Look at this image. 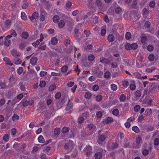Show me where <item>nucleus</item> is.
<instances>
[{"mask_svg": "<svg viewBox=\"0 0 159 159\" xmlns=\"http://www.w3.org/2000/svg\"><path fill=\"white\" fill-rule=\"evenodd\" d=\"M108 131H105L104 133L100 134L98 137L97 140L98 143L100 145H102L105 141L106 139L108 137Z\"/></svg>", "mask_w": 159, "mask_h": 159, "instance_id": "obj_1", "label": "nucleus"}, {"mask_svg": "<svg viewBox=\"0 0 159 159\" xmlns=\"http://www.w3.org/2000/svg\"><path fill=\"white\" fill-rule=\"evenodd\" d=\"M14 146L15 149L18 152H20L21 151L23 152L24 149L26 147V145L25 143H15Z\"/></svg>", "mask_w": 159, "mask_h": 159, "instance_id": "obj_2", "label": "nucleus"}, {"mask_svg": "<svg viewBox=\"0 0 159 159\" xmlns=\"http://www.w3.org/2000/svg\"><path fill=\"white\" fill-rule=\"evenodd\" d=\"M147 40V38L146 35L144 34H142L141 35V41L143 44V48H144L146 46Z\"/></svg>", "mask_w": 159, "mask_h": 159, "instance_id": "obj_3", "label": "nucleus"}, {"mask_svg": "<svg viewBox=\"0 0 159 159\" xmlns=\"http://www.w3.org/2000/svg\"><path fill=\"white\" fill-rule=\"evenodd\" d=\"M92 148L89 146H87L84 148V151H86V155L88 157H89L92 153Z\"/></svg>", "mask_w": 159, "mask_h": 159, "instance_id": "obj_4", "label": "nucleus"}, {"mask_svg": "<svg viewBox=\"0 0 159 159\" xmlns=\"http://www.w3.org/2000/svg\"><path fill=\"white\" fill-rule=\"evenodd\" d=\"M38 17L39 13L37 12H34L31 16H29V18L31 21H33L34 19H37Z\"/></svg>", "mask_w": 159, "mask_h": 159, "instance_id": "obj_5", "label": "nucleus"}, {"mask_svg": "<svg viewBox=\"0 0 159 159\" xmlns=\"http://www.w3.org/2000/svg\"><path fill=\"white\" fill-rule=\"evenodd\" d=\"M136 140L137 146L139 148L141 146V144L143 143L142 139L140 137L138 136L136 137Z\"/></svg>", "mask_w": 159, "mask_h": 159, "instance_id": "obj_6", "label": "nucleus"}, {"mask_svg": "<svg viewBox=\"0 0 159 159\" xmlns=\"http://www.w3.org/2000/svg\"><path fill=\"white\" fill-rule=\"evenodd\" d=\"M11 55L15 58H18L20 56V53L16 50H13L11 52Z\"/></svg>", "mask_w": 159, "mask_h": 159, "instance_id": "obj_7", "label": "nucleus"}, {"mask_svg": "<svg viewBox=\"0 0 159 159\" xmlns=\"http://www.w3.org/2000/svg\"><path fill=\"white\" fill-rule=\"evenodd\" d=\"M3 60L7 64L10 66H12L13 65V63L11 62L10 60L8 57H4L3 59Z\"/></svg>", "mask_w": 159, "mask_h": 159, "instance_id": "obj_8", "label": "nucleus"}, {"mask_svg": "<svg viewBox=\"0 0 159 159\" xmlns=\"http://www.w3.org/2000/svg\"><path fill=\"white\" fill-rule=\"evenodd\" d=\"M100 61L102 63L107 64H109L110 62L109 60L103 57H101L100 58Z\"/></svg>", "mask_w": 159, "mask_h": 159, "instance_id": "obj_9", "label": "nucleus"}, {"mask_svg": "<svg viewBox=\"0 0 159 159\" xmlns=\"http://www.w3.org/2000/svg\"><path fill=\"white\" fill-rule=\"evenodd\" d=\"M119 144L118 141H116L112 143L111 145V148L112 149H115L118 148Z\"/></svg>", "mask_w": 159, "mask_h": 159, "instance_id": "obj_10", "label": "nucleus"}, {"mask_svg": "<svg viewBox=\"0 0 159 159\" xmlns=\"http://www.w3.org/2000/svg\"><path fill=\"white\" fill-rule=\"evenodd\" d=\"M122 85L125 88H127L129 85V81L127 79H125L122 81Z\"/></svg>", "mask_w": 159, "mask_h": 159, "instance_id": "obj_11", "label": "nucleus"}, {"mask_svg": "<svg viewBox=\"0 0 159 159\" xmlns=\"http://www.w3.org/2000/svg\"><path fill=\"white\" fill-rule=\"evenodd\" d=\"M38 58L36 57H32L30 60V63L33 66L35 65L38 61Z\"/></svg>", "mask_w": 159, "mask_h": 159, "instance_id": "obj_12", "label": "nucleus"}, {"mask_svg": "<svg viewBox=\"0 0 159 159\" xmlns=\"http://www.w3.org/2000/svg\"><path fill=\"white\" fill-rule=\"evenodd\" d=\"M73 104L72 102L68 101V103L65 108L66 110L68 111L71 109L73 107Z\"/></svg>", "mask_w": 159, "mask_h": 159, "instance_id": "obj_13", "label": "nucleus"}, {"mask_svg": "<svg viewBox=\"0 0 159 159\" xmlns=\"http://www.w3.org/2000/svg\"><path fill=\"white\" fill-rule=\"evenodd\" d=\"M73 145L70 143H68L65 144L64 145V148L65 149H69L70 151H71L73 148Z\"/></svg>", "mask_w": 159, "mask_h": 159, "instance_id": "obj_14", "label": "nucleus"}, {"mask_svg": "<svg viewBox=\"0 0 159 159\" xmlns=\"http://www.w3.org/2000/svg\"><path fill=\"white\" fill-rule=\"evenodd\" d=\"M107 39L110 42H113L115 39V37L113 34H109L107 37Z\"/></svg>", "mask_w": 159, "mask_h": 159, "instance_id": "obj_15", "label": "nucleus"}, {"mask_svg": "<svg viewBox=\"0 0 159 159\" xmlns=\"http://www.w3.org/2000/svg\"><path fill=\"white\" fill-rule=\"evenodd\" d=\"M113 118L110 117L107 118L104 120V122L105 123H111L113 121Z\"/></svg>", "mask_w": 159, "mask_h": 159, "instance_id": "obj_16", "label": "nucleus"}, {"mask_svg": "<svg viewBox=\"0 0 159 159\" xmlns=\"http://www.w3.org/2000/svg\"><path fill=\"white\" fill-rule=\"evenodd\" d=\"M53 21L55 23H58L60 20V18L57 15L54 16L52 18Z\"/></svg>", "mask_w": 159, "mask_h": 159, "instance_id": "obj_17", "label": "nucleus"}, {"mask_svg": "<svg viewBox=\"0 0 159 159\" xmlns=\"http://www.w3.org/2000/svg\"><path fill=\"white\" fill-rule=\"evenodd\" d=\"M19 116L16 114H14L12 117V120L14 122H17V121L19 120Z\"/></svg>", "mask_w": 159, "mask_h": 159, "instance_id": "obj_18", "label": "nucleus"}, {"mask_svg": "<svg viewBox=\"0 0 159 159\" xmlns=\"http://www.w3.org/2000/svg\"><path fill=\"white\" fill-rule=\"evenodd\" d=\"M57 42V39L56 37H52L51 39V42L52 45H54L56 44Z\"/></svg>", "mask_w": 159, "mask_h": 159, "instance_id": "obj_19", "label": "nucleus"}, {"mask_svg": "<svg viewBox=\"0 0 159 159\" xmlns=\"http://www.w3.org/2000/svg\"><path fill=\"white\" fill-rule=\"evenodd\" d=\"M102 157V154L101 152H96L95 155V158L96 159H100Z\"/></svg>", "mask_w": 159, "mask_h": 159, "instance_id": "obj_20", "label": "nucleus"}, {"mask_svg": "<svg viewBox=\"0 0 159 159\" xmlns=\"http://www.w3.org/2000/svg\"><path fill=\"white\" fill-rule=\"evenodd\" d=\"M58 23V26L61 28H62L64 27L65 25V21H64V20H60Z\"/></svg>", "mask_w": 159, "mask_h": 159, "instance_id": "obj_21", "label": "nucleus"}, {"mask_svg": "<svg viewBox=\"0 0 159 159\" xmlns=\"http://www.w3.org/2000/svg\"><path fill=\"white\" fill-rule=\"evenodd\" d=\"M91 96L92 95L89 92H87L85 93L84 97L87 99H90Z\"/></svg>", "mask_w": 159, "mask_h": 159, "instance_id": "obj_22", "label": "nucleus"}, {"mask_svg": "<svg viewBox=\"0 0 159 159\" xmlns=\"http://www.w3.org/2000/svg\"><path fill=\"white\" fill-rule=\"evenodd\" d=\"M21 36L25 39H26L28 37L29 34L27 32H23L22 33Z\"/></svg>", "mask_w": 159, "mask_h": 159, "instance_id": "obj_23", "label": "nucleus"}, {"mask_svg": "<svg viewBox=\"0 0 159 159\" xmlns=\"http://www.w3.org/2000/svg\"><path fill=\"white\" fill-rule=\"evenodd\" d=\"M9 134H5L3 137V140L5 142H8L9 139Z\"/></svg>", "mask_w": 159, "mask_h": 159, "instance_id": "obj_24", "label": "nucleus"}, {"mask_svg": "<svg viewBox=\"0 0 159 159\" xmlns=\"http://www.w3.org/2000/svg\"><path fill=\"white\" fill-rule=\"evenodd\" d=\"M132 130L136 133H138L140 131L139 129L136 126H134L132 127Z\"/></svg>", "mask_w": 159, "mask_h": 159, "instance_id": "obj_25", "label": "nucleus"}, {"mask_svg": "<svg viewBox=\"0 0 159 159\" xmlns=\"http://www.w3.org/2000/svg\"><path fill=\"white\" fill-rule=\"evenodd\" d=\"M71 42V40L70 38L66 39L65 40L64 44L66 46H67L70 44Z\"/></svg>", "mask_w": 159, "mask_h": 159, "instance_id": "obj_26", "label": "nucleus"}, {"mask_svg": "<svg viewBox=\"0 0 159 159\" xmlns=\"http://www.w3.org/2000/svg\"><path fill=\"white\" fill-rule=\"evenodd\" d=\"M11 41L10 39L5 38V41L4 42V45L7 47L9 46L11 44Z\"/></svg>", "mask_w": 159, "mask_h": 159, "instance_id": "obj_27", "label": "nucleus"}, {"mask_svg": "<svg viewBox=\"0 0 159 159\" xmlns=\"http://www.w3.org/2000/svg\"><path fill=\"white\" fill-rule=\"evenodd\" d=\"M21 17L22 19L25 20H26L27 19V16L24 12H21Z\"/></svg>", "mask_w": 159, "mask_h": 159, "instance_id": "obj_28", "label": "nucleus"}, {"mask_svg": "<svg viewBox=\"0 0 159 159\" xmlns=\"http://www.w3.org/2000/svg\"><path fill=\"white\" fill-rule=\"evenodd\" d=\"M115 11L116 14H119L122 11V9L120 7H117L115 9Z\"/></svg>", "mask_w": 159, "mask_h": 159, "instance_id": "obj_29", "label": "nucleus"}, {"mask_svg": "<svg viewBox=\"0 0 159 159\" xmlns=\"http://www.w3.org/2000/svg\"><path fill=\"white\" fill-rule=\"evenodd\" d=\"M151 25L150 22L149 21H146L144 23V26L145 28L149 29Z\"/></svg>", "mask_w": 159, "mask_h": 159, "instance_id": "obj_30", "label": "nucleus"}, {"mask_svg": "<svg viewBox=\"0 0 159 159\" xmlns=\"http://www.w3.org/2000/svg\"><path fill=\"white\" fill-rule=\"evenodd\" d=\"M68 70V67L67 66L64 65L61 68V71L63 73L66 72Z\"/></svg>", "mask_w": 159, "mask_h": 159, "instance_id": "obj_31", "label": "nucleus"}, {"mask_svg": "<svg viewBox=\"0 0 159 159\" xmlns=\"http://www.w3.org/2000/svg\"><path fill=\"white\" fill-rule=\"evenodd\" d=\"M38 141L39 143H43L44 142V139L42 135H40L38 138Z\"/></svg>", "mask_w": 159, "mask_h": 159, "instance_id": "obj_32", "label": "nucleus"}, {"mask_svg": "<svg viewBox=\"0 0 159 159\" xmlns=\"http://www.w3.org/2000/svg\"><path fill=\"white\" fill-rule=\"evenodd\" d=\"M111 88L112 90L115 91L117 90V86L116 84H111Z\"/></svg>", "mask_w": 159, "mask_h": 159, "instance_id": "obj_33", "label": "nucleus"}, {"mask_svg": "<svg viewBox=\"0 0 159 159\" xmlns=\"http://www.w3.org/2000/svg\"><path fill=\"white\" fill-rule=\"evenodd\" d=\"M106 33V29L105 28H102L101 32V35L102 36H105Z\"/></svg>", "mask_w": 159, "mask_h": 159, "instance_id": "obj_34", "label": "nucleus"}, {"mask_svg": "<svg viewBox=\"0 0 159 159\" xmlns=\"http://www.w3.org/2000/svg\"><path fill=\"white\" fill-rule=\"evenodd\" d=\"M94 58L95 57L93 55L90 54L88 56V59L90 61H93L94 60Z\"/></svg>", "mask_w": 159, "mask_h": 159, "instance_id": "obj_35", "label": "nucleus"}, {"mask_svg": "<svg viewBox=\"0 0 159 159\" xmlns=\"http://www.w3.org/2000/svg\"><path fill=\"white\" fill-rule=\"evenodd\" d=\"M131 37V34L130 32H128L125 34V37L126 39L129 40Z\"/></svg>", "mask_w": 159, "mask_h": 159, "instance_id": "obj_36", "label": "nucleus"}, {"mask_svg": "<svg viewBox=\"0 0 159 159\" xmlns=\"http://www.w3.org/2000/svg\"><path fill=\"white\" fill-rule=\"evenodd\" d=\"M23 71V68L22 67H20L17 69L16 72L18 74L20 75L22 74Z\"/></svg>", "mask_w": 159, "mask_h": 159, "instance_id": "obj_37", "label": "nucleus"}, {"mask_svg": "<svg viewBox=\"0 0 159 159\" xmlns=\"http://www.w3.org/2000/svg\"><path fill=\"white\" fill-rule=\"evenodd\" d=\"M142 13L143 15H146L149 13L148 10H147L146 8H143L142 11Z\"/></svg>", "mask_w": 159, "mask_h": 159, "instance_id": "obj_38", "label": "nucleus"}, {"mask_svg": "<svg viewBox=\"0 0 159 159\" xmlns=\"http://www.w3.org/2000/svg\"><path fill=\"white\" fill-rule=\"evenodd\" d=\"M69 131V129L67 127H64L62 129L61 131L63 133H66Z\"/></svg>", "mask_w": 159, "mask_h": 159, "instance_id": "obj_39", "label": "nucleus"}, {"mask_svg": "<svg viewBox=\"0 0 159 159\" xmlns=\"http://www.w3.org/2000/svg\"><path fill=\"white\" fill-rule=\"evenodd\" d=\"M56 87V85L55 84L51 85L49 87V90L50 91H52L54 90Z\"/></svg>", "mask_w": 159, "mask_h": 159, "instance_id": "obj_40", "label": "nucleus"}, {"mask_svg": "<svg viewBox=\"0 0 159 159\" xmlns=\"http://www.w3.org/2000/svg\"><path fill=\"white\" fill-rule=\"evenodd\" d=\"M60 129L59 128H56L54 130V134L55 135H59L60 133Z\"/></svg>", "mask_w": 159, "mask_h": 159, "instance_id": "obj_41", "label": "nucleus"}, {"mask_svg": "<svg viewBox=\"0 0 159 159\" xmlns=\"http://www.w3.org/2000/svg\"><path fill=\"white\" fill-rule=\"evenodd\" d=\"M135 96L137 98H139L141 95V93L139 90H137L134 93Z\"/></svg>", "mask_w": 159, "mask_h": 159, "instance_id": "obj_42", "label": "nucleus"}, {"mask_svg": "<svg viewBox=\"0 0 159 159\" xmlns=\"http://www.w3.org/2000/svg\"><path fill=\"white\" fill-rule=\"evenodd\" d=\"M102 96L101 95H98L96 97V100L97 102H99L101 101L102 99Z\"/></svg>", "mask_w": 159, "mask_h": 159, "instance_id": "obj_43", "label": "nucleus"}, {"mask_svg": "<svg viewBox=\"0 0 159 159\" xmlns=\"http://www.w3.org/2000/svg\"><path fill=\"white\" fill-rule=\"evenodd\" d=\"M138 48V45L136 43H134L131 44V49L135 50Z\"/></svg>", "mask_w": 159, "mask_h": 159, "instance_id": "obj_44", "label": "nucleus"}, {"mask_svg": "<svg viewBox=\"0 0 159 159\" xmlns=\"http://www.w3.org/2000/svg\"><path fill=\"white\" fill-rule=\"evenodd\" d=\"M112 114L115 116H118L119 114L118 110L117 109L113 110L112 111Z\"/></svg>", "mask_w": 159, "mask_h": 159, "instance_id": "obj_45", "label": "nucleus"}, {"mask_svg": "<svg viewBox=\"0 0 159 159\" xmlns=\"http://www.w3.org/2000/svg\"><path fill=\"white\" fill-rule=\"evenodd\" d=\"M126 99V96L124 94H123L121 95L120 100L121 102H125Z\"/></svg>", "mask_w": 159, "mask_h": 159, "instance_id": "obj_46", "label": "nucleus"}, {"mask_svg": "<svg viewBox=\"0 0 159 159\" xmlns=\"http://www.w3.org/2000/svg\"><path fill=\"white\" fill-rule=\"evenodd\" d=\"M149 5L151 8H154L155 6V2L154 1H151L149 3Z\"/></svg>", "mask_w": 159, "mask_h": 159, "instance_id": "obj_47", "label": "nucleus"}, {"mask_svg": "<svg viewBox=\"0 0 159 159\" xmlns=\"http://www.w3.org/2000/svg\"><path fill=\"white\" fill-rule=\"evenodd\" d=\"M84 33L87 37H89L91 34L90 31L88 30H85L84 31Z\"/></svg>", "mask_w": 159, "mask_h": 159, "instance_id": "obj_48", "label": "nucleus"}, {"mask_svg": "<svg viewBox=\"0 0 159 159\" xmlns=\"http://www.w3.org/2000/svg\"><path fill=\"white\" fill-rule=\"evenodd\" d=\"M155 58L154 55L152 54H150L148 56V59L149 61H152Z\"/></svg>", "mask_w": 159, "mask_h": 159, "instance_id": "obj_49", "label": "nucleus"}, {"mask_svg": "<svg viewBox=\"0 0 159 159\" xmlns=\"http://www.w3.org/2000/svg\"><path fill=\"white\" fill-rule=\"evenodd\" d=\"M61 96V94L60 92L57 93L55 96V98L57 99H59Z\"/></svg>", "mask_w": 159, "mask_h": 159, "instance_id": "obj_50", "label": "nucleus"}, {"mask_svg": "<svg viewBox=\"0 0 159 159\" xmlns=\"http://www.w3.org/2000/svg\"><path fill=\"white\" fill-rule=\"evenodd\" d=\"M129 88L131 90H134L136 89V86L135 84H130Z\"/></svg>", "mask_w": 159, "mask_h": 159, "instance_id": "obj_51", "label": "nucleus"}, {"mask_svg": "<svg viewBox=\"0 0 159 159\" xmlns=\"http://www.w3.org/2000/svg\"><path fill=\"white\" fill-rule=\"evenodd\" d=\"M46 84L45 81H41L39 83V86L41 87H43L46 85Z\"/></svg>", "mask_w": 159, "mask_h": 159, "instance_id": "obj_52", "label": "nucleus"}, {"mask_svg": "<svg viewBox=\"0 0 159 159\" xmlns=\"http://www.w3.org/2000/svg\"><path fill=\"white\" fill-rule=\"evenodd\" d=\"M137 0H134L133 1V3L132 5V7L136 8L137 7Z\"/></svg>", "mask_w": 159, "mask_h": 159, "instance_id": "obj_53", "label": "nucleus"}, {"mask_svg": "<svg viewBox=\"0 0 159 159\" xmlns=\"http://www.w3.org/2000/svg\"><path fill=\"white\" fill-rule=\"evenodd\" d=\"M140 109V106L139 105H135L134 107V110L136 112L139 111Z\"/></svg>", "mask_w": 159, "mask_h": 159, "instance_id": "obj_54", "label": "nucleus"}, {"mask_svg": "<svg viewBox=\"0 0 159 159\" xmlns=\"http://www.w3.org/2000/svg\"><path fill=\"white\" fill-rule=\"evenodd\" d=\"M99 88V86L97 84L94 85L92 87L93 90L95 91H97Z\"/></svg>", "mask_w": 159, "mask_h": 159, "instance_id": "obj_55", "label": "nucleus"}, {"mask_svg": "<svg viewBox=\"0 0 159 159\" xmlns=\"http://www.w3.org/2000/svg\"><path fill=\"white\" fill-rule=\"evenodd\" d=\"M153 46L152 45H149L147 46V49L149 51L151 52L153 51Z\"/></svg>", "mask_w": 159, "mask_h": 159, "instance_id": "obj_56", "label": "nucleus"}, {"mask_svg": "<svg viewBox=\"0 0 159 159\" xmlns=\"http://www.w3.org/2000/svg\"><path fill=\"white\" fill-rule=\"evenodd\" d=\"M6 87V85L4 83L1 82L0 83V88L1 89H4Z\"/></svg>", "mask_w": 159, "mask_h": 159, "instance_id": "obj_57", "label": "nucleus"}, {"mask_svg": "<svg viewBox=\"0 0 159 159\" xmlns=\"http://www.w3.org/2000/svg\"><path fill=\"white\" fill-rule=\"evenodd\" d=\"M142 154L144 156L147 155L149 153V151L147 149H145L142 151Z\"/></svg>", "mask_w": 159, "mask_h": 159, "instance_id": "obj_58", "label": "nucleus"}, {"mask_svg": "<svg viewBox=\"0 0 159 159\" xmlns=\"http://www.w3.org/2000/svg\"><path fill=\"white\" fill-rule=\"evenodd\" d=\"M153 143L154 145L157 146L159 144V139L156 138L153 141Z\"/></svg>", "mask_w": 159, "mask_h": 159, "instance_id": "obj_59", "label": "nucleus"}, {"mask_svg": "<svg viewBox=\"0 0 159 159\" xmlns=\"http://www.w3.org/2000/svg\"><path fill=\"white\" fill-rule=\"evenodd\" d=\"M102 116V112L101 111H98L96 113L97 117L98 118H101Z\"/></svg>", "mask_w": 159, "mask_h": 159, "instance_id": "obj_60", "label": "nucleus"}, {"mask_svg": "<svg viewBox=\"0 0 159 159\" xmlns=\"http://www.w3.org/2000/svg\"><path fill=\"white\" fill-rule=\"evenodd\" d=\"M104 77L106 79L109 78L110 76V74L109 72L107 71L104 74Z\"/></svg>", "mask_w": 159, "mask_h": 159, "instance_id": "obj_61", "label": "nucleus"}, {"mask_svg": "<svg viewBox=\"0 0 159 159\" xmlns=\"http://www.w3.org/2000/svg\"><path fill=\"white\" fill-rule=\"evenodd\" d=\"M125 48L127 50H131V44L130 43H127L125 46Z\"/></svg>", "mask_w": 159, "mask_h": 159, "instance_id": "obj_62", "label": "nucleus"}, {"mask_svg": "<svg viewBox=\"0 0 159 159\" xmlns=\"http://www.w3.org/2000/svg\"><path fill=\"white\" fill-rule=\"evenodd\" d=\"M155 70V68H153L152 69L147 68L146 70V72H147L148 73H152V72Z\"/></svg>", "mask_w": 159, "mask_h": 159, "instance_id": "obj_63", "label": "nucleus"}, {"mask_svg": "<svg viewBox=\"0 0 159 159\" xmlns=\"http://www.w3.org/2000/svg\"><path fill=\"white\" fill-rule=\"evenodd\" d=\"M10 83L11 84H15L16 81H15V79L12 77H10L9 79Z\"/></svg>", "mask_w": 159, "mask_h": 159, "instance_id": "obj_64", "label": "nucleus"}]
</instances>
